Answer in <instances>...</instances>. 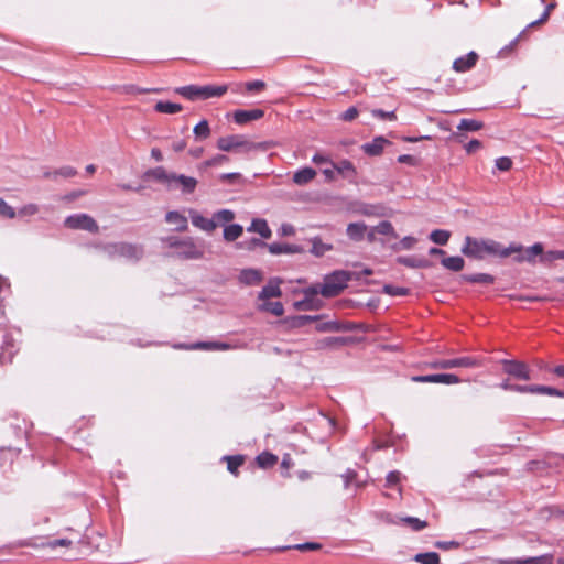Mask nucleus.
I'll return each mask as SVG.
<instances>
[{
  "label": "nucleus",
  "mask_w": 564,
  "mask_h": 564,
  "mask_svg": "<svg viewBox=\"0 0 564 564\" xmlns=\"http://www.w3.org/2000/svg\"><path fill=\"white\" fill-rule=\"evenodd\" d=\"M39 212V206L36 204H28L19 209V216H33Z\"/></svg>",
  "instance_id": "nucleus-53"
},
{
  "label": "nucleus",
  "mask_w": 564,
  "mask_h": 564,
  "mask_svg": "<svg viewBox=\"0 0 564 564\" xmlns=\"http://www.w3.org/2000/svg\"><path fill=\"white\" fill-rule=\"evenodd\" d=\"M0 216L8 219H13L17 216V212L10 206L3 198L0 197Z\"/></svg>",
  "instance_id": "nucleus-45"
},
{
  "label": "nucleus",
  "mask_w": 564,
  "mask_h": 564,
  "mask_svg": "<svg viewBox=\"0 0 564 564\" xmlns=\"http://www.w3.org/2000/svg\"><path fill=\"white\" fill-rule=\"evenodd\" d=\"M416 243V239L414 237H411V236H406L404 237L401 241H400V246L402 249L404 250H409L411 248H413V246Z\"/></svg>",
  "instance_id": "nucleus-60"
},
{
  "label": "nucleus",
  "mask_w": 564,
  "mask_h": 564,
  "mask_svg": "<svg viewBox=\"0 0 564 564\" xmlns=\"http://www.w3.org/2000/svg\"><path fill=\"white\" fill-rule=\"evenodd\" d=\"M398 262L409 268H423L427 265L425 260H417L412 257H399Z\"/></svg>",
  "instance_id": "nucleus-42"
},
{
  "label": "nucleus",
  "mask_w": 564,
  "mask_h": 564,
  "mask_svg": "<svg viewBox=\"0 0 564 564\" xmlns=\"http://www.w3.org/2000/svg\"><path fill=\"white\" fill-rule=\"evenodd\" d=\"M383 292L391 296H405L410 293V290L402 286L386 284L383 286Z\"/></svg>",
  "instance_id": "nucleus-43"
},
{
  "label": "nucleus",
  "mask_w": 564,
  "mask_h": 564,
  "mask_svg": "<svg viewBox=\"0 0 564 564\" xmlns=\"http://www.w3.org/2000/svg\"><path fill=\"white\" fill-rule=\"evenodd\" d=\"M260 147V144L248 141L243 135L239 134L221 137L217 141V148L227 152L236 149H242L246 152H250L259 149Z\"/></svg>",
  "instance_id": "nucleus-5"
},
{
  "label": "nucleus",
  "mask_w": 564,
  "mask_h": 564,
  "mask_svg": "<svg viewBox=\"0 0 564 564\" xmlns=\"http://www.w3.org/2000/svg\"><path fill=\"white\" fill-rule=\"evenodd\" d=\"M478 59L479 55L471 51L465 56H460L454 59L452 67L456 73H466L476 66Z\"/></svg>",
  "instance_id": "nucleus-13"
},
{
  "label": "nucleus",
  "mask_w": 564,
  "mask_h": 564,
  "mask_svg": "<svg viewBox=\"0 0 564 564\" xmlns=\"http://www.w3.org/2000/svg\"><path fill=\"white\" fill-rule=\"evenodd\" d=\"M322 172L325 175L327 181L336 180L337 172H336V169H335V163H330V167H326Z\"/></svg>",
  "instance_id": "nucleus-61"
},
{
  "label": "nucleus",
  "mask_w": 564,
  "mask_h": 564,
  "mask_svg": "<svg viewBox=\"0 0 564 564\" xmlns=\"http://www.w3.org/2000/svg\"><path fill=\"white\" fill-rule=\"evenodd\" d=\"M267 248L271 254H282V253H296L300 252L301 249L297 246L289 245V243H271L267 245Z\"/></svg>",
  "instance_id": "nucleus-24"
},
{
  "label": "nucleus",
  "mask_w": 564,
  "mask_h": 564,
  "mask_svg": "<svg viewBox=\"0 0 564 564\" xmlns=\"http://www.w3.org/2000/svg\"><path fill=\"white\" fill-rule=\"evenodd\" d=\"M411 381L417 383H443V384H457L462 380L454 373H435L425 376H413Z\"/></svg>",
  "instance_id": "nucleus-10"
},
{
  "label": "nucleus",
  "mask_w": 564,
  "mask_h": 564,
  "mask_svg": "<svg viewBox=\"0 0 564 564\" xmlns=\"http://www.w3.org/2000/svg\"><path fill=\"white\" fill-rule=\"evenodd\" d=\"M332 250L330 245L324 243L319 238H314L312 240V253L319 257L323 256L326 251Z\"/></svg>",
  "instance_id": "nucleus-40"
},
{
  "label": "nucleus",
  "mask_w": 564,
  "mask_h": 564,
  "mask_svg": "<svg viewBox=\"0 0 564 564\" xmlns=\"http://www.w3.org/2000/svg\"><path fill=\"white\" fill-rule=\"evenodd\" d=\"M326 346L343 345L345 339L341 337H329L323 341Z\"/></svg>",
  "instance_id": "nucleus-64"
},
{
  "label": "nucleus",
  "mask_w": 564,
  "mask_h": 564,
  "mask_svg": "<svg viewBox=\"0 0 564 564\" xmlns=\"http://www.w3.org/2000/svg\"><path fill=\"white\" fill-rule=\"evenodd\" d=\"M183 107L180 104L171 102V101H158L154 106V110L160 113H177L182 111Z\"/></svg>",
  "instance_id": "nucleus-25"
},
{
  "label": "nucleus",
  "mask_w": 564,
  "mask_h": 564,
  "mask_svg": "<svg viewBox=\"0 0 564 564\" xmlns=\"http://www.w3.org/2000/svg\"><path fill=\"white\" fill-rule=\"evenodd\" d=\"M243 232V228L241 225L232 224L228 225L224 228V239L226 241H235L238 239Z\"/></svg>",
  "instance_id": "nucleus-30"
},
{
  "label": "nucleus",
  "mask_w": 564,
  "mask_h": 564,
  "mask_svg": "<svg viewBox=\"0 0 564 564\" xmlns=\"http://www.w3.org/2000/svg\"><path fill=\"white\" fill-rule=\"evenodd\" d=\"M527 252V257L524 256H518L516 258V261L518 262H522V261H529L531 262L533 260V257L538 256V254H542L543 253V246L541 243H534L533 246H531L530 248H528L525 250Z\"/></svg>",
  "instance_id": "nucleus-34"
},
{
  "label": "nucleus",
  "mask_w": 564,
  "mask_h": 564,
  "mask_svg": "<svg viewBox=\"0 0 564 564\" xmlns=\"http://www.w3.org/2000/svg\"><path fill=\"white\" fill-rule=\"evenodd\" d=\"M400 480H401L400 471H398V470L390 471L386 478V486L390 487V488L395 487L399 485Z\"/></svg>",
  "instance_id": "nucleus-51"
},
{
  "label": "nucleus",
  "mask_w": 564,
  "mask_h": 564,
  "mask_svg": "<svg viewBox=\"0 0 564 564\" xmlns=\"http://www.w3.org/2000/svg\"><path fill=\"white\" fill-rule=\"evenodd\" d=\"M523 247L521 245L511 243L503 247L494 239H480L467 236L462 252L473 259L482 260L486 257L508 258L513 253H521Z\"/></svg>",
  "instance_id": "nucleus-1"
},
{
  "label": "nucleus",
  "mask_w": 564,
  "mask_h": 564,
  "mask_svg": "<svg viewBox=\"0 0 564 564\" xmlns=\"http://www.w3.org/2000/svg\"><path fill=\"white\" fill-rule=\"evenodd\" d=\"M390 141L383 137H377L371 142L362 144V151L370 156L380 155Z\"/></svg>",
  "instance_id": "nucleus-15"
},
{
  "label": "nucleus",
  "mask_w": 564,
  "mask_h": 564,
  "mask_svg": "<svg viewBox=\"0 0 564 564\" xmlns=\"http://www.w3.org/2000/svg\"><path fill=\"white\" fill-rule=\"evenodd\" d=\"M512 391L519 392V393L546 394V395H551V397L564 398V391L557 390L552 387L540 386V384H530V386L517 384L516 387L512 388Z\"/></svg>",
  "instance_id": "nucleus-11"
},
{
  "label": "nucleus",
  "mask_w": 564,
  "mask_h": 564,
  "mask_svg": "<svg viewBox=\"0 0 564 564\" xmlns=\"http://www.w3.org/2000/svg\"><path fill=\"white\" fill-rule=\"evenodd\" d=\"M42 546H46L52 550L56 549L57 546L69 547V546H72V541L68 539H58V540L50 541L46 544H43Z\"/></svg>",
  "instance_id": "nucleus-54"
},
{
  "label": "nucleus",
  "mask_w": 564,
  "mask_h": 564,
  "mask_svg": "<svg viewBox=\"0 0 564 564\" xmlns=\"http://www.w3.org/2000/svg\"><path fill=\"white\" fill-rule=\"evenodd\" d=\"M192 224L207 232H212L216 229V221L213 218H206L195 210L189 212Z\"/></svg>",
  "instance_id": "nucleus-16"
},
{
  "label": "nucleus",
  "mask_w": 564,
  "mask_h": 564,
  "mask_svg": "<svg viewBox=\"0 0 564 564\" xmlns=\"http://www.w3.org/2000/svg\"><path fill=\"white\" fill-rule=\"evenodd\" d=\"M337 174H340L344 178L354 181L357 176V171L354 164L349 160H341L335 163Z\"/></svg>",
  "instance_id": "nucleus-19"
},
{
  "label": "nucleus",
  "mask_w": 564,
  "mask_h": 564,
  "mask_svg": "<svg viewBox=\"0 0 564 564\" xmlns=\"http://www.w3.org/2000/svg\"><path fill=\"white\" fill-rule=\"evenodd\" d=\"M312 161L315 163V164H330L333 163L329 158L323 155V154H319V153H316L313 158H312Z\"/></svg>",
  "instance_id": "nucleus-63"
},
{
  "label": "nucleus",
  "mask_w": 564,
  "mask_h": 564,
  "mask_svg": "<svg viewBox=\"0 0 564 564\" xmlns=\"http://www.w3.org/2000/svg\"><path fill=\"white\" fill-rule=\"evenodd\" d=\"M367 226L362 223H352L347 227V235L350 239L359 241L364 238Z\"/></svg>",
  "instance_id": "nucleus-26"
},
{
  "label": "nucleus",
  "mask_w": 564,
  "mask_h": 564,
  "mask_svg": "<svg viewBox=\"0 0 564 564\" xmlns=\"http://www.w3.org/2000/svg\"><path fill=\"white\" fill-rule=\"evenodd\" d=\"M481 148H482V143L477 139H474V140L469 141L467 144H465V150L468 154H473V153L477 152L478 150H480Z\"/></svg>",
  "instance_id": "nucleus-55"
},
{
  "label": "nucleus",
  "mask_w": 564,
  "mask_h": 564,
  "mask_svg": "<svg viewBox=\"0 0 564 564\" xmlns=\"http://www.w3.org/2000/svg\"><path fill=\"white\" fill-rule=\"evenodd\" d=\"M414 561L420 564H440L441 557L436 552L417 553Z\"/></svg>",
  "instance_id": "nucleus-31"
},
{
  "label": "nucleus",
  "mask_w": 564,
  "mask_h": 564,
  "mask_svg": "<svg viewBox=\"0 0 564 564\" xmlns=\"http://www.w3.org/2000/svg\"><path fill=\"white\" fill-rule=\"evenodd\" d=\"M223 460L227 464V470L230 474L238 476V469L245 464L246 457L243 455H228L224 456Z\"/></svg>",
  "instance_id": "nucleus-21"
},
{
  "label": "nucleus",
  "mask_w": 564,
  "mask_h": 564,
  "mask_svg": "<svg viewBox=\"0 0 564 564\" xmlns=\"http://www.w3.org/2000/svg\"><path fill=\"white\" fill-rule=\"evenodd\" d=\"M165 220L166 223L174 225L177 231L183 232L188 228L187 218L176 210L167 212L165 215Z\"/></svg>",
  "instance_id": "nucleus-17"
},
{
  "label": "nucleus",
  "mask_w": 564,
  "mask_h": 564,
  "mask_svg": "<svg viewBox=\"0 0 564 564\" xmlns=\"http://www.w3.org/2000/svg\"><path fill=\"white\" fill-rule=\"evenodd\" d=\"M264 116L262 109H250V110H236L234 112V120L237 124H246L253 120H259Z\"/></svg>",
  "instance_id": "nucleus-14"
},
{
  "label": "nucleus",
  "mask_w": 564,
  "mask_h": 564,
  "mask_svg": "<svg viewBox=\"0 0 564 564\" xmlns=\"http://www.w3.org/2000/svg\"><path fill=\"white\" fill-rule=\"evenodd\" d=\"M279 296H281V289L278 284H274L272 282L267 284L259 293V300H261V301H265L271 297H279Z\"/></svg>",
  "instance_id": "nucleus-29"
},
{
  "label": "nucleus",
  "mask_w": 564,
  "mask_h": 564,
  "mask_svg": "<svg viewBox=\"0 0 564 564\" xmlns=\"http://www.w3.org/2000/svg\"><path fill=\"white\" fill-rule=\"evenodd\" d=\"M247 249L253 250L257 247H267L268 243L263 242L261 239L252 238L251 240L243 242Z\"/></svg>",
  "instance_id": "nucleus-59"
},
{
  "label": "nucleus",
  "mask_w": 564,
  "mask_h": 564,
  "mask_svg": "<svg viewBox=\"0 0 564 564\" xmlns=\"http://www.w3.org/2000/svg\"><path fill=\"white\" fill-rule=\"evenodd\" d=\"M479 366H481L480 360L470 356L453 359H441L425 364V367L430 369H452L458 367L475 368Z\"/></svg>",
  "instance_id": "nucleus-6"
},
{
  "label": "nucleus",
  "mask_w": 564,
  "mask_h": 564,
  "mask_svg": "<svg viewBox=\"0 0 564 564\" xmlns=\"http://www.w3.org/2000/svg\"><path fill=\"white\" fill-rule=\"evenodd\" d=\"M248 231L257 232L264 239H269L272 236V231L269 228L267 220L260 218L252 220L250 227H248Z\"/></svg>",
  "instance_id": "nucleus-20"
},
{
  "label": "nucleus",
  "mask_w": 564,
  "mask_h": 564,
  "mask_svg": "<svg viewBox=\"0 0 564 564\" xmlns=\"http://www.w3.org/2000/svg\"><path fill=\"white\" fill-rule=\"evenodd\" d=\"M176 256L185 259H199L203 251L195 245L192 238L182 239L178 243Z\"/></svg>",
  "instance_id": "nucleus-12"
},
{
  "label": "nucleus",
  "mask_w": 564,
  "mask_h": 564,
  "mask_svg": "<svg viewBox=\"0 0 564 564\" xmlns=\"http://www.w3.org/2000/svg\"><path fill=\"white\" fill-rule=\"evenodd\" d=\"M278 460V456L270 452H262L256 458L258 466L261 468H271Z\"/></svg>",
  "instance_id": "nucleus-27"
},
{
  "label": "nucleus",
  "mask_w": 564,
  "mask_h": 564,
  "mask_svg": "<svg viewBox=\"0 0 564 564\" xmlns=\"http://www.w3.org/2000/svg\"><path fill=\"white\" fill-rule=\"evenodd\" d=\"M227 162H229V158L227 155L217 154L214 158L205 161L203 163V166L205 169H207V167H210V166L221 165V164L227 163Z\"/></svg>",
  "instance_id": "nucleus-48"
},
{
  "label": "nucleus",
  "mask_w": 564,
  "mask_h": 564,
  "mask_svg": "<svg viewBox=\"0 0 564 564\" xmlns=\"http://www.w3.org/2000/svg\"><path fill=\"white\" fill-rule=\"evenodd\" d=\"M398 162L404 163V164H409V165H415L416 164L415 158L410 155V154H402V155H400L398 158Z\"/></svg>",
  "instance_id": "nucleus-62"
},
{
  "label": "nucleus",
  "mask_w": 564,
  "mask_h": 564,
  "mask_svg": "<svg viewBox=\"0 0 564 564\" xmlns=\"http://www.w3.org/2000/svg\"><path fill=\"white\" fill-rule=\"evenodd\" d=\"M442 264L451 271L458 272L463 270L465 261L462 257L453 256L444 258Z\"/></svg>",
  "instance_id": "nucleus-28"
},
{
  "label": "nucleus",
  "mask_w": 564,
  "mask_h": 564,
  "mask_svg": "<svg viewBox=\"0 0 564 564\" xmlns=\"http://www.w3.org/2000/svg\"><path fill=\"white\" fill-rule=\"evenodd\" d=\"M484 128V123L475 119H462L457 126L458 131H478Z\"/></svg>",
  "instance_id": "nucleus-32"
},
{
  "label": "nucleus",
  "mask_w": 564,
  "mask_h": 564,
  "mask_svg": "<svg viewBox=\"0 0 564 564\" xmlns=\"http://www.w3.org/2000/svg\"><path fill=\"white\" fill-rule=\"evenodd\" d=\"M147 174L164 185L169 191H180L183 195L193 194L198 185V181L195 177L169 172L163 166L151 169Z\"/></svg>",
  "instance_id": "nucleus-3"
},
{
  "label": "nucleus",
  "mask_w": 564,
  "mask_h": 564,
  "mask_svg": "<svg viewBox=\"0 0 564 564\" xmlns=\"http://www.w3.org/2000/svg\"><path fill=\"white\" fill-rule=\"evenodd\" d=\"M401 521L408 524L413 531H421L427 527V522L414 517L402 518Z\"/></svg>",
  "instance_id": "nucleus-41"
},
{
  "label": "nucleus",
  "mask_w": 564,
  "mask_h": 564,
  "mask_svg": "<svg viewBox=\"0 0 564 564\" xmlns=\"http://www.w3.org/2000/svg\"><path fill=\"white\" fill-rule=\"evenodd\" d=\"M554 8H555L554 3H551V4L546 6V8H545L543 14L541 15V18L535 20V21H533V22H531L530 26H538V25H541V24L545 23L549 20V18H550L551 11Z\"/></svg>",
  "instance_id": "nucleus-52"
},
{
  "label": "nucleus",
  "mask_w": 564,
  "mask_h": 564,
  "mask_svg": "<svg viewBox=\"0 0 564 564\" xmlns=\"http://www.w3.org/2000/svg\"><path fill=\"white\" fill-rule=\"evenodd\" d=\"M358 113L359 112L356 107H350L341 113V119L344 121H352L358 117Z\"/></svg>",
  "instance_id": "nucleus-57"
},
{
  "label": "nucleus",
  "mask_w": 564,
  "mask_h": 564,
  "mask_svg": "<svg viewBox=\"0 0 564 564\" xmlns=\"http://www.w3.org/2000/svg\"><path fill=\"white\" fill-rule=\"evenodd\" d=\"M64 226L73 230H86L91 234L99 231L97 221L87 214H75L65 218Z\"/></svg>",
  "instance_id": "nucleus-7"
},
{
  "label": "nucleus",
  "mask_w": 564,
  "mask_h": 564,
  "mask_svg": "<svg viewBox=\"0 0 564 564\" xmlns=\"http://www.w3.org/2000/svg\"><path fill=\"white\" fill-rule=\"evenodd\" d=\"M373 231H376L379 235H391L393 237H397L392 224L390 221H387V220L379 223L373 228Z\"/></svg>",
  "instance_id": "nucleus-46"
},
{
  "label": "nucleus",
  "mask_w": 564,
  "mask_h": 564,
  "mask_svg": "<svg viewBox=\"0 0 564 564\" xmlns=\"http://www.w3.org/2000/svg\"><path fill=\"white\" fill-rule=\"evenodd\" d=\"M259 308L264 312H270L275 316H281L284 313L281 302H264L263 304L259 305Z\"/></svg>",
  "instance_id": "nucleus-37"
},
{
  "label": "nucleus",
  "mask_w": 564,
  "mask_h": 564,
  "mask_svg": "<svg viewBox=\"0 0 564 564\" xmlns=\"http://www.w3.org/2000/svg\"><path fill=\"white\" fill-rule=\"evenodd\" d=\"M501 365L503 368V371L508 373L509 376H512L520 380H530L531 379V371L527 364L518 360H508L503 359L501 360Z\"/></svg>",
  "instance_id": "nucleus-9"
},
{
  "label": "nucleus",
  "mask_w": 564,
  "mask_h": 564,
  "mask_svg": "<svg viewBox=\"0 0 564 564\" xmlns=\"http://www.w3.org/2000/svg\"><path fill=\"white\" fill-rule=\"evenodd\" d=\"M315 176H316L315 170H313L312 167H304L294 173L293 182L296 185L302 186V185L308 184L311 181L314 180Z\"/></svg>",
  "instance_id": "nucleus-23"
},
{
  "label": "nucleus",
  "mask_w": 564,
  "mask_h": 564,
  "mask_svg": "<svg viewBox=\"0 0 564 564\" xmlns=\"http://www.w3.org/2000/svg\"><path fill=\"white\" fill-rule=\"evenodd\" d=\"M371 113L373 117L379 118L381 120H397V115L394 111H383L381 109H373Z\"/></svg>",
  "instance_id": "nucleus-50"
},
{
  "label": "nucleus",
  "mask_w": 564,
  "mask_h": 564,
  "mask_svg": "<svg viewBox=\"0 0 564 564\" xmlns=\"http://www.w3.org/2000/svg\"><path fill=\"white\" fill-rule=\"evenodd\" d=\"M564 259V250H557V251H549L544 254V257L541 259L542 261H553V260H560Z\"/></svg>",
  "instance_id": "nucleus-56"
},
{
  "label": "nucleus",
  "mask_w": 564,
  "mask_h": 564,
  "mask_svg": "<svg viewBox=\"0 0 564 564\" xmlns=\"http://www.w3.org/2000/svg\"><path fill=\"white\" fill-rule=\"evenodd\" d=\"M239 279L247 285H257L262 281V273L256 269H246L241 271Z\"/></svg>",
  "instance_id": "nucleus-22"
},
{
  "label": "nucleus",
  "mask_w": 564,
  "mask_h": 564,
  "mask_svg": "<svg viewBox=\"0 0 564 564\" xmlns=\"http://www.w3.org/2000/svg\"><path fill=\"white\" fill-rule=\"evenodd\" d=\"M350 280V274L345 271H336L330 275H327L323 284L314 285L304 291L305 299L296 302L295 306L301 310L314 308L312 301L317 294H322L325 297H333L338 295Z\"/></svg>",
  "instance_id": "nucleus-2"
},
{
  "label": "nucleus",
  "mask_w": 564,
  "mask_h": 564,
  "mask_svg": "<svg viewBox=\"0 0 564 564\" xmlns=\"http://www.w3.org/2000/svg\"><path fill=\"white\" fill-rule=\"evenodd\" d=\"M464 279L470 283L492 284L495 282V278L487 273L469 274L465 275Z\"/></svg>",
  "instance_id": "nucleus-35"
},
{
  "label": "nucleus",
  "mask_w": 564,
  "mask_h": 564,
  "mask_svg": "<svg viewBox=\"0 0 564 564\" xmlns=\"http://www.w3.org/2000/svg\"><path fill=\"white\" fill-rule=\"evenodd\" d=\"M512 165V160L508 156H501L496 160V167L501 172L510 171Z\"/></svg>",
  "instance_id": "nucleus-49"
},
{
  "label": "nucleus",
  "mask_w": 564,
  "mask_h": 564,
  "mask_svg": "<svg viewBox=\"0 0 564 564\" xmlns=\"http://www.w3.org/2000/svg\"><path fill=\"white\" fill-rule=\"evenodd\" d=\"M554 556L552 554H543L535 557L521 558V564H553Z\"/></svg>",
  "instance_id": "nucleus-39"
},
{
  "label": "nucleus",
  "mask_w": 564,
  "mask_h": 564,
  "mask_svg": "<svg viewBox=\"0 0 564 564\" xmlns=\"http://www.w3.org/2000/svg\"><path fill=\"white\" fill-rule=\"evenodd\" d=\"M77 174V171L72 166H63L55 172L45 173V177H56L61 175L63 177H74Z\"/></svg>",
  "instance_id": "nucleus-44"
},
{
  "label": "nucleus",
  "mask_w": 564,
  "mask_h": 564,
  "mask_svg": "<svg viewBox=\"0 0 564 564\" xmlns=\"http://www.w3.org/2000/svg\"><path fill=\"white\" fill-rule=\"evenodd\" d=\"M107 250L112 256L117 254L131 260H139L143 254L142 247L127 242L109 245Z\"/></svg>",
  "instance_id": "nucleus-8"
},
{
  "label": "nucleus",
  "mask_w": 564,
  "mask_h": 564,
  "mask_svg": "<svg viewBox=\"0 0 564 564\" xmlns=\"http://www.w3.org/2000/svg\"><path fill=\"white\" fill-rule=\"evenodd\" d=\"M235 214L229 209H221L214 214L213 220L216 221V228L234 220Z\"/></svg>",
  "instance_id": "nucleus-33"
},
{
  "label": "nucleus",
  "mask_w": 564,
  "mask_h": 564,
  "mask_svg": "<svg viewBox=\"0 0 564 564\" xmlns=\"http://www.w3.org/2000/svg\"><path fill=\"white\" fill-rule=\"evenodd\" d=\"M228 90L227 85L214 86H197V85H187L177 87L175 93L181 95L182 97L188 100H197V99H209L213 97H221Z\"/></svg>",
  "instance_id": "nucleus-4"
},
{
  "label": "nucleus",
  "mask_w": 564,
  "mask_h": 564,
  "mask_svg": "<svg viewBox=\"0 0 564 564\" xmlns=\"http://www.w3.org/2000/svg\"><path fill=\"white\" fill-rule=\"evenodd\" d=\"M451 232L443 229H435L431 232L430 239L437 245L444 246L448 242Z\"/></svg>",
  "instance_id": "nucleus-36"
},
{
  "label": "nucleus",
  "mask_w": 564,
  "mask_h": 564,
  "mask_svg": "<svg viewBox=\"0 0 564 564\" xmlns=\"http://www.w3.org/2000/svg\"><path fill=\"white\" fill-rule=\"evenodd\" d=\"M243 87L248 93H260L265 89L267 84L263 80H253L243 84Z\"/></svg>",
  "instance_id": "nucleus-47"
},
{
  "label": "nucleus",
  "mask_w": 564,
  "mask_h": 564,
  "mask_svg": "<svg viewBox=\"0 0 564 564\" xmlns=\"http://www.w3.org/2000/svg\"><path fill=\"white\" fill-rule=\"evenodd\" d=\"M177 347L183 349L227 350L230 345L219 341H199L191 346L178 345Z\"/></svg>",
  "instance_id": "nucleus-18"
},
{
  "label": "nucleus",
  "mask_w": 564,
  "mask_h": 564,
  "mask_svg": "<svg viewBox=\"0 0 564 564\" xmlns=\"http://www.w3.org/2000/svg\"><path fill=\"white\" fill-rule=\"evenodd\" d=\"M193 132L197 139H207L210 135V128L207 120H202L199 123H197Z\"/></svg>",
  "instance_id": "nucleus-38"
},
{
  "label": "nucleus",
  "mask_w": 564,
  "mask_h": 564,
  "mask_svg": "<svg viewBox=\"0 0 564 564\" xmlns=\"http://www.w3.org/2000/svg\"><path fill=\"white\" fill-rule=\"evenodd\" d=\"M294 549L300 551H316L321 549V544L314 543V542H307L303 544H297L294 546Z\"/></svg>",
  "instance_id": "nucleus-58"
}]
</instances>
